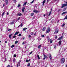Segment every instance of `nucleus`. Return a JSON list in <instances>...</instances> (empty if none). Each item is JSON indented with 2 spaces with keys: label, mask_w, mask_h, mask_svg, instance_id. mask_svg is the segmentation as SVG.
Returning a JSON list of instances; mask_svg holds the SVG:
<instances>
[{
  "label": "nucleus",
  "mask_w": 67,
  "mask_h": 67,
  "mask_svg": "<svg viewBox=\"0 0 67 67\" xmlns=\"http://www.w3.org/2000/svg\"><path fill=\"white\" fill-rule=\"evenodd\" d=\"M31 35H34V33L33 32H31Z\"/></svg>",
  "instance_id": "obj_30"
},
{
  "label": "nucleus",
  "mask_w": 67,
  "mask_h": 67,
  "mask_svg": "<svg viewBox=\"0 0 67 67\" xmlns=\"http://www.w3.org/2000/svg\"><path fill=\"white\" fill-rule=\"evenodd\" d=\"M43 16H45V14H44V15H43Z\"/></svg>",
  "instance_id": "obj_63"
},
{
  "label": "nucleus",
  "mask_w": 67,
  "mask_h": 67,
  "mask_svg": "<svg viewBox=\"0 0 67 67\" xmlns=\"http://www.w3.org/2000/svg\"><path fill=\"white\" fill-rule=\"evenodd\" d=\"M22 44H23V45H24V43L23 42L22 43Z\"/></svg>",
  "instance_id": "obj_53"
},
{
  "label": "nucleus",
  "mask_w": 67,
  "mask_h": 67,
  "mask_svg": "<svg viewBox=\"0 0 67 67\" xmlns=\"http://www.w3.org/2000/svg\"><path fill=\"white\" fill-rule=\"evenodd\" d=\"M6 60H7V59H6V58H5V60L4 61V62H5V61H6Z\"/></svg>",
  "instance_id": "obj_45"
},
{
  "label": "nucleus",
  "mask_w": 67,
  "mask_h": 67,
  "mask_svg": "<svg viewBox=\"0 0 67 67\" xmlns=\"http://www.w3.org/2000/svg\"><path fill=\"white\" fill-rule=\"evenodd\" d=\"M20 6V4H19L18 6V8H19Z\"/></svg>",
  "instance_id": "obj_31"
},
{
  "label": "nucleus",
  "mask_w": 67,
  "mask_h": 67,
  "mask_svg": "<svg viewBox=\"0 0 67 67\" xmlns=\"http://www.w3.org/2000/svg\"><path fill=\"white\" fill-rule=\"evenodd\" d=\"M27 66H30V63H29L27 65Z\"/></svg>",
  "instance_id": "obj_32"
},
{
  "label": "nucleus",
  "mask_w": 67,
  "mask_h": 67,
  "mask_svg": "<svg viewBox=\"0 0 67 67\" xmlns=\"http://www.w3.org/2000/svg\"><path fill=\"white\" fill-rule=\"evenodd\" d=\"M49 40H50L49 38H48V42H49V41H50Z\"/></svg>",
  "instance_id": "obj_41"
},
{
  "label": "nucleus",
  "mask_w": 67,
  "mask_h": 67,
  "mask_svg": "<svg viewBox=\"0 0 67 67\" xmlns=\"http://www.w3.org/2000/svg\"><path fill=\"white\" fill-rule=\"evenodd\" d=\"M65 13H67V12H64L63 13H62V15H63V14H65Z\"/></svg>",
  "instance_id": "obj_15"
},
{
  "label": "nucleus",
  "mask_w": 67,
  "mask_h": 67,
  "mask_svg": "<svg viewBox=\"0 0 67 67\" xmlns=\"http://www.w3.org/2000/svg\"><path fill=\"white\" fill-rule=\"evenodd\" d=\"M61 43L62 42L61 41V40H60L58 42V44H59V45H61Z\"/></svg>",
  "instance_id": "obj_9"
},
{
  "label": "nucleus",
  "mask_w": 67,
  "mask_h": 67,
  "mask_svg": "<svg viewBox=\"0 0 67 67\" xmlns=\"http://www.w3.org/2000/svg\"><path fill=\"white\" fill-rule=\"evenodd\" d=\"M16 37V36L14 35L13 36V38H15Z\"/></svg>",
  "instance_id": "obj_43"
},
{
  "label": "nucleus",
  "mask_w": 67,
  "mask_h": 67,
  "mask_svg": "<svg viewBox=\"0 0 67 67\" xmlns=\"http://www.w3.org/2000/svg\"><path fill=\"white\" fill-rule=\"evenodd\" d=\"M25 29V30H27V28H24Z\"/></svg>",
  "instance_id": "obj_56"
},
{
  "label": "nucleus",
  "mask_w": 67,
  "mask_h": 67,
  "mask_svg": "<svg viewBox=\"0 0 67 67\" xmlns=\"http://www.w3.org/2000/svg\"><path fill=\"white\" fill-rule=\"evenodd\" d=\"M12 34H11V35H9V38H11L12 37Z\"/></svg>",
  "instance_id": "obj_21"
},
{
  "label": "nucleus",
  "mask_w": 67,
  "mask_h": 67,
  "mask_svg": "<svg viewBox=\"0 0 67 67\" xmlns=\"http://www.w3.org/2000/svg\"><path fill=\"white\" fill-rule=\"evenodd\" d=\"M49 58L51 60L52 59V55H51V54L49 53Z\"/></svg>",
  "instance_id": "obj_6"
},
{
  "label": "nucleus",
  "mask_w": 67,
  "mask_h": 67,
  "mask_svg": "<svg viewBox=\"0 0 67 67\" xmlns=\"http://www.w3.org/2000/svg\"><path fill=\"white\" fill-rule=\"evenodd\" d=\"M18 43V41H16L15 42V44H17Z\"/></svg>",
  "instance_id": "obj_27"
},
{
  "label": "nucleus",
  "mask_w": 67,
  "mask_h": 67,
  "mask_svg": "<svg viewBox=\"0 0 67 67\" xmlns=\"http://www.w3.org/2000/svg\"><path fill=\"white\" fill-rule=\"evenodd\" d=\"M14 47V45L13 44L11 46V47L12 48H13V47Z\"/></svg>",
  "instance_id": "obj_33"
},
{
  "label": "nucleus",
  "mask_w": 67,
  "mask_h": 67,
  "mask_svg": "<svg viewBox=\"0 0 67 67\" xmlns=\"http://www.w3.org/2000/svg\"><path fill=\"white\" fill-rule=\"evenodd\" d=\"M37 57H38V59H40V57L39 56V55H37Z\"/></svg>",
  "instance_id": "obj_19"
},
{
  "label": "nucleus",
  "mask_w": 67,
  "mask_h": 67,
  "mask_svg": "<svg viewBox=\"0 0 67 67\" xmlns=\"http://www.w3.org/2000/svg\"><path fill=\"white\" fill-rule=\"evenodd\" d=\"M59 20H58V22H59Z\"/></svg>",
  "instance_id": "obj_62"
},
{
  "label": "nucleus",
  "mask_w": 67,
  "mask_h": 67,
  "mask_svg": "<svg viewBox=\"0 0 67 67\" xmlns=\"http://www.w3.org/2000/svg\"><path fill=\"white\" fill-rule=\"evenodd\" d=\"M5 2L6 3V4L7 5L8 3V0H5Z\"/></svg>",
  "instance_id": "obj_14"
},
{
  "label": "nucleus",
  "mask_w": 67,
  "mask_h": 67,
  "mask_svg": "<svg viewBox=\"0 0 67 67\" xmlns=\"http://www.w3.org/2000/svg\"><path fill=\"white\" fill-rule=\"evenodd\" d=\"M61 62L62 63H64L65 62V58H63L61 59Z\"/></svg>",
  "instance_id": "obj_4"
},
{
  "label": "nucleus",
  "mask_w": 67,
  "mask_h": 67,
  "mask_svg": "<svg viewBox=\"0 0 67 67\" xmlns=\"http://www.w3.org/2000/svg\"><path fill=\"white\" fill-rule=\"evenodd\" d=\"M63 36H62L61 37H60L58 39V41H59V40H61V39H62V38H63Z\"/></svg>",
  "instance_id": "obj_5"
},
{
  "label": "nucleus",
  "mask_w": 67,
  "mask_h": 67,
  "mask_svg": "<svg viewBox=\"0 0 67 67\" xmlns=\"http://www.w3.org/2000/svg\"><path fill=\"white\" fill-rule=\"evenodd\" d=\"M16 56V54H14V57H15Z\"/></svg>",
  "instance_id": "obj_36"
},
{
  "label": "nucleus",
  "mask_w": 67,
  "mask_h": 67,
  "mask_svg": "<svg viewBox=\"0 0 67 67\" xmlns=\"http://www.w3.org/2000/svg\"><path fill=\"white\" fill-rule=\"evenodd\" d=\"M32 53V51H31L30 53V54L31 55Z\"/></svg>",
  "instance_id": "obj_47"
},
{
  "label": "nucleus",
  "mask_w": 67,
  "mask_h": 67,
  "mask_svg": "<svg viewBox=\"0 0 67 67\" xmlns=\"http://www.w3.org/2000/svg\"><path fill=\"white\" fill-rule=\"evenodd\" d=\"M25 29L24 28L23 29V31H25Z\"/></svg>",
  "instance_id": "obj_54"
},
{
  "label": "nucleus",
  "mask_w": 67,
  "mask_h": 67,
  "mask_svg": "<svg viewBox=\"0 0 67 67\" xmlns=\"http://www.w3.org/2000/svg\"><path fill=\"white\" fill-rule=\"evenodd\" d=\"M65 10H66V8H64V9L63 10V11H65Z\"/></svg>",
  "instance_id": "obj_34"
},
{
  "label": "nucleus",
  "mask_w": 67,
  "mask_h": 67,
  "mask_svg": "<svg viewBox=\"0 0 67 67\" xmlns=\"http://www.w3.org/2000/svg\"><path fill=\"white\" fill-rule=\"evenodd\" d=\"M45 59V58H43V60H44Z\"/></svg>",
  "instance_id": "obj_60"
},
{
  "label": "nucleus",
  "mask_w": 67,
  "mask_h": 67,
  "mask_svg": "<svg viewBox=\"0 0 67 67\" xmlns=\"http://www.w3.org/2000/svg\"><path fill=\"white\" fill-rule=\"evenodd\" d=\"M20 63H21V61L20 60L18 64H17V65H20Z\"/></svg>",
  "instance_id": "obj_12"
},
{
  "label": "nucleus",
  "mask_w": 67,
  "mask_h": 67,
  "mask_svg": "<svg viewBox=\"0 0 67 67\" xmlns=\"http://www.w3.org/2000/svg\"><path fill=\"white\" fill-rule=\"evenodd\" d=\"M11 29H8V31H11Z\"/></svg>",
  "instance_id": "obj_46"
},
{
  "label": "nucleus",
  "mask_w": 67,
  "mask_h": 67,
  "mask_svg": "<svg viewBox=\"0 0 67 67\" xmlns=\"http://www.w3.org/2000/svg\"><path fill=\"white\" fill-rule=\"evenodd\" d=\"M23 23H21V24H20V26L21 27H22V26H23Z\"/></svg>",
  "instance_id": "obj_23"
},
{
  "label": "nucleus",
  "mask_w": 67,
  "mask_h": 67,
  "mask_svg": "<svg viewBox=\"0 0 67 67\" xmlns=\"http://www.w3.org/2000/svg\"><path fill=\"white\" fill-rule=\"evenodd\" d=\"M20 17H19V18H18V19L17 20H18V21H19V20H20Z\"/></svg>",
  "instance_id": "obj_40"
},
{
  "label": "nucleus",
  "mask_w": 67,
  "mask_h": 67,
  "mask_svg": "<svg viewBox=\"0 0 67 67\" xmlns=\"http://www.w3.org/2000/svg\"><path fill=\"white\" fill-rule=\"evenodd\" d=\"M34 13H32L31 14V16H33L34 15Z\"/></svg>",
  "instance_id": "obj_25"
},
{
  "label": "nucleus",
  "mask_w": 67,
  "mask_h": 67,
  "mask_svg": "<svg viewBox=\"0 0 67 67\" xmlns=\"http://www.w3.org/2000/svg\"><path fill=\"white\" fill-rule=\"evenodd\" d=\"M7 15H8V14H9V13L7 12Z\"/></svg>",
  "instance_id": "obj_50"
},
{
  "label": "nucleus",
  "mask_w": 67,
  "mask_h": 67,
  "mask_svg": "<svg viewBox=\"0 0 67 67\" xmlns=\"http://www.w3.org/2000/svg\"><path fill=\"white\" fill-rule=\"evenodd\" d=\"M5 13V12H3L2 14V16H3V15H4V13Z\"/></svg>",
  "instance_id": "obj_22"
},
{
  "label": "nucleus",
  "mask_w": 67,
  "mask_h": 67,
  "mask_svg": "<svg viewBox=\"0 0 67 67\" xmlns=\"http://www.w3.org/2000/svg\"><path fill=\"white\" fill-rule=\"evenodd\" d=\"M36 32H35V33L34 34V35H36Z\"/></svg>",
  "instance_id": "obj_57"
},
{
  "label": "nucleus",
  "mask_w": 67,
  "mask_h": 67,
  "mask_svg": "<svg viewBox=\"0 0 67 67\" xmlns=\"http://www.w3.org/2000/svg\"><path fill=\"white\" fill-rule=\"evenodd\" d=\"M50 31H51V29H50V27H48L47 29L46 30V33H48L50 32Z\"/></svg>",
  "instance_id": "obj_1"
},
{
  "label": "nucleus",
  "mask_w": 67,
  "mask_h": 67,
  "mask_svg": "<svg viewBox=\"0 0 67 67\" xmlns=\"http://www.w3.org/2000/svg\"><path fill=\"white\" fill-rule=\"evenodd\" d=\"M67 19V15H66V17L64 18V20H65V19Z\"/></svg>",
  "instance_id": "obj_44"
},
{
  "label": "nucleus",
  "mask_w": 67,
  "mask_h": 67,
  "mask_svg": "<svg viewBox=\"0 0 67 67\" xmlns=\"http://www.w3.org/2000/svg\"><path fill=\"white\" fill-rule=\"evenodd\" d=\"M46 2V0H44L43 1V4H42V5L43 6L44 5V3H45V2Z\"/></svg>",
  "instance_id": "obj_10"
},
{
  "label": "nucleus",
  "mask_w": 67,
  "mask_h": 67,
  "mask_svg": "<svg viewBox=\"0 0 67 67\" xmlns=\"http://www.w3.org/2000/svg\"><path fill=\"white\" fill-rule=\"evenodd\" d=\"M51 11H52V8L51 9Z\"/></svg>",
  "instance_id": "obj_64"
},
{
  "label": "nucleus",
  "mask_w": 67,
  "mask_h": 67,
  "mask_svg": "<svg viewBox=\"0 0 67 67\" xmlns=\"http://www.w3.org/2000/svg\"><path fill=\"white\" fill-rule=\"evenodd\" d=\"M35 1V0H33L32 1V2H31V3H33V2H34V1Z\"/></svg>",
  "instance_id": "obj_39"
},
{
  "label": "nucleus",
  "mask_w": 67,
  "mask_h": 67,
  "mask_svg": "<svg viewBox=\"0 0 67 67\" xmlns=\"http://www.w3.org/2000/svg\"><path fill=\"white\" fill-rule=\"evenodd\" d=\"M14 23V21H13V22L10 23V24H13Z\"/></svg>",
  "instance_id": "obj_17"
},
{
  "label": "nucleus",
  "mask_w": 67,
  "mask_h": 67,
  "mask_svg": "<svg viewBox=\"0 0 67 67\" xmlns=\"http://www.w3.org/2000/svg\"><path fill=\"white\" fill-rule=\"evenodd\" d=\"M47 2H48L49 1V0H47Z\"/></svg>",
  "instance_id": "obj_61"
},
{
  "label": "nucleus",
  "mask_w": 67,
  "mask_h": 67,
  "mask_svg": "<svg viewBox=\"0 0 67 67\" xmlns=\"http://www.w3.org/2000/svg\"><path fill=\"white\" fill-rule=\"evenodd\" d=\"M43 55L44 56V58H47V57H46V55H45V54H44Z\"/></svg>",
  "instance_id": "obj_24"
},
{
  "label": "nucleus",
  "mask_w": 67,
  "mask_h": 67,
  "mask_svg": "<svg viewBox=\"0 0 67 67\" xmlns=\"http://www.w3.org/2000/svg\"><path fill=\"white\" fill-rule=\"evenodd\" d=\"M13 1L14 3H16V0H14Z\"/></svg>",
  "instance_id": "obj_26"
},
{
  "label": "nucleus",
  "mask_w": 67,
  "mask_h": 67,
  "mask_svg": "<svg viewBox=\"0 0 67 67\" xmlns=\"http://www.w3.org/2000/svg\"><path fill=\"white\" fill-rule=\"evenodd\" d=\"M67 6V4H63L62 6L61 7L62 8H64V7H66Z\"/></svg>",
  "instance_id": "obj_3"
},
{
  "label": "nucleus",
  "mask_w": 67,
  "mask_h": 67,
  "mask_svg": "<svg viewBox=\"0 0 67 67\" xmlns=\"http://www.w3.org/2000/svg\"><path fill=\"white\" fill-rule=\"evenodd\" d=\"M65 25V23H64L62 25V27H63V26H64V25Z\"/></svg>",
  "instance_id": "obj_35"
},
{
  "label": "nucleus",
  "mask_w": 67,
  "mask_h": 67,
  "mask_svg": "<svg viewBox=\"0 0 67 67\" xmlns=\"http://www.w3.org/2000/svg\"><path fill=\"white\" fill-rule=\"evenodd\" d=\"M58 33V30H55V31L54 32V34H56L57 33Z\"/></svg>",
  "instance_id": "obj_7"
},
{
  "label": "nucleus",
  "mask_w": 67,
  "mask_h": 67,
  "mask_svg": "<svg viewBox=\"0 0 67 67\" xmlns=\"http://www.w3.org/2000/svg\"><path fill=\"white\" fill-rule=\"evenodd\" d=\"M31 37V36L30 35H29V37Z\"/></svg>",
  "instance_id": "obj_51"
},
{
  "label": "nucleus",
  "mask_w": 67,
  "mask_h": 67,
  "mask_svg": "<svg viewBox=\"0 0 67 67\" xmlns=\"http://www.w3.org/2000/svg\"><path fill=\"white\" fill-rule=\"evenodd\" d=\"M41 45H40L38 47V48H40L41 47Z\"/></svg>",
  "instance_id": "obj_29"
},
{
  "label": "nucleus",
  "mask_w": 67,
  "mask_h": 67,
  "mask_svg": "<svg viewBox=\"0 0 67 67\" xmlns=\"http://www.w3.org/2000/svg\"><path fill=\"white\" fill-rule=\"evenodd\" d=\"M65 3H66V4H67V2H65Z\"/></svg>",
  "instance_id": "obj_58"
},
{
  "label": "nucleus",
  "mask_w": 67,
  "mask_h": 67,
  "mask_svg": "<svg viewBox=\"0 0 67 67\" xmlns=\"http://www.w3.org/2000/svg\"><path fill=\"white\" fill-rule=\"evenodd\" d=\"M29 62V60H28L27 59V60L26 61V62Z\"/></svg>",
  "instance_id": "obj_38"
},
{
  "label": "nucleus",
  "mask_w": 67,
  "mask_h": 67,
  "mask_svg": "<svg viewBox=\"0 0 67 67\" xmlns=\"http://www.w3.org/2000/svg\"><path fill=\"white\" fill-rule=\"evenodd\" d=\"M5 43H7V41H5Z\"/></svg>",
  "instance_id": "obj_55"
},
{
  "label": "nucleus",
  "mask_w": 67,
  "mask_h": 67,
  "mask_svg": "<svg viewBox=\"0 0 67 67\" xmlns=\"http://www.w3.org/2000/svg\"><path fill=\"white\" fill-rule=\"evenodd\" d=\"M46 29V28L45 27H44L42 29V31H44L45 30V29Z\"/></svg>",
  "instance_id": "obj_18"
},
{
  "label": "nucleus",
  "mask_w": 67,
  "mask_h": 67,
  "mask_svg": "<svg viewBox=\"0 0 67 67\" xmlns=\"http://www.w3.org/2000/svg\"><path fill=\"white\" fill-rule=\"evenodd\" d=\"M41 36H42V37H44V35H42Z\"/></svg>",
  "instance_id": "obj_42"
},
{
  "label": "nucleus",
  "mask_w": 67,
  "mask_h": 67,
  "mask_svg": "<svg viewBox=\"0 0 67 67\" xmlns=\"http://www.w3.org/2000/svg\"><path fill=\"white\" fill-rule=\"evenodd\" d=\"M55 38H57V36H56L55 37Z\"/></svg>",
  "instance_id": "obj_52"
},
{
  "label": "nucleus",
  "mask_w": 67,
  "mask_h": 67,
  "mask_svg": "<svg viewBox=\"0 0 67 67\" xmlns=\"http://www.w3.org/2000/svg\"><path fill=\"white\" fill-rule=\"evenodd\" d=\"M51 12H52V11H50L49 12V14L48 15V16H50V15H51Z\"/></svg>",
  "instance_id": "obj_16"
},
{
  "label": "nucleus",
  "mask_w": 67,
  "mask_h": 67,
  "mask_svg": "<svg viewBox=\"0 0 67 67\" xmlns=\"http://www.w3.org/2000/svg\"><path fill=\"white\" fill-rule=\"evenodd\" d=\"M18 36H22V35H21V34H19L18 35Z\"/></svg>",
  "instance_id": "obj_37"
},
{
  "label": "nucleus",
  "mask_w": 67,
  "mask_h": 67,
  "mask_svg": "<svg viewBox=\"0 0 67 67\" xmlns=\"http://www.w3.org/2000/svg\"><path fill=\"white\" fill-rule=\"evenodd\" d=\"M13 62H15V59H13Z\"/></svg>",
  "instance_id": "obj_48"
},
{
  "label": "nucleus",
  "mask_w": 67,
  "mask_h": 67,
  "mask_svg": "<svg viewBox=\"0 0 67 67\" xmlns=\"http://www.w3.org/2000/svg\"><path fill=\"white\" fill-rule=\"evenodd\" d=\"M7 67H10V65H8V66H7Z\"/></svg>",
  "instance_id": "obj_49"
},
{
  "label": "nucleus",
  "mask_w": 67,
  "mask_h": 67,
  "mask_svg": "<svg viewBox=\"0 0 67 67\" xmlns=\"http://www.w3.org/2000/svg\"><path fill=\"white\" fill-rule=\"evenodd\" d=\"M26 3H27V2H24V4L23 5V6H24V5H26Z\"/></svg>",
  "instance_id": "obj_13"
},
{
  "label": "nucleus",
  "mask_w": 67,
  "mask_h": 67,
  "mask_svg": "<svg viewBox=\"0 0 67 67\" xmlns=\"http://www.w3.org/2000/svg\"><path fill=\"white\" fill-rule=\"evenodd\" d=\"M24 9H25V7H24L22 9V12H24Z\"/></svg>",
  "instance_id": "obj_11"
},
{
  "label": "nucleus",
  "mask_w": 67,
  "mask_h": 67,
  "mask_svg": "<svg viewBox=\"0 0 67 67\" xmlns=\"http://www.w3.org/2000/svg\"><path fill=\"white\" fill-rule=\"evenodd\" d=\"M17 15H18L19 16H21L22 14L21 13H18L17 14Z\"/></svg>",
  "instance_id": "obj_8"
},
{
  "label": "nucleus",
  "mask_w": 67,
  "mask_h": 67,
  "mask_svg": "<svg viewBox=\"0 0 67 67\" xmlns=\"http://www.w3.org/2000/svg\"><path fill=\"white\" fill-rule=\"evenodd\" d=\"M19 33V32H16L15 34L14 35H17V34H18Z\"/></svg>",
  "instance_id": "obj_20"
},
{
  "label": "nucleus",
  "mask_w": 67,
  "mask_h": 67,
  "mask_svg": "<svg viewBox=\"0 0 67 67\" xmlns=\"http://www.w3.org/2000/svg\"><path fill=\"white\" fill-rule=\"evenodd\" d=\"M53 42V41L52 40V39H51L50 40V43H52Z\"/></svg>",
  "instance_id": "obj_28"
},
{
  "label": "nucleus",
  "mask_w": 67,
  "mask_h": 67,
  "mask_svg": "<svg viewBox=\"0 0 67 67\" xmlns=\"http://www.w3.org/2000/svg\"><path fill=\"white\" fill-rule=\"evenodd\" d=\"M24 38H25V37H23V40H24Z\"/></svg>",
  "instance_id": "obj_59"
},
{
  "label": "nucleus",
  "mask_w": 67,
  "mask_h": 67,
  "mask_svg": "<svg viewBox=\"0 0 67 67\" xmlns=\"http://www.w3.org/2000/svg\"><path fill=\"white\" fill-rule=\"evenodd\" d=\"M33 12H34L36 13H39L40 12L38 11L37 10L35 9L33 11Z\"/></svg>",
  "instance_id": "obj_2"
}]
</instances>
